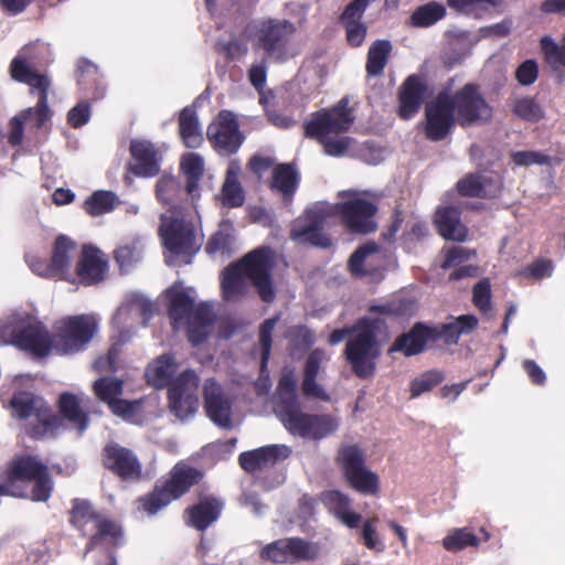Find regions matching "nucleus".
Masks as SVG:
<instances>
[{
    "label": "nucleus",
    "instance_id": "nucleus-4",
    "mask_svg": "<svg viewBox=\"0 0 565 565\" xmlns=\"http://www.w3.org/2000/svg\"><path fill=\"white\" fill-rule=\"evenodd\" d=\"M168 316L174 331L186 328L188 341L199 347L211 334L215 313L206 302L195 305L194 299L182 289H169Z\"/></svg>",
    "mask_w": 565,
    "mask_h": 565
},
{
    "label": "nucleus",
    "instance_id": "nucleus-33",
    "mask_svg": "<svg viewBox=\"0 0 565 565\" xmlns=\"http://www.w3.org/2000/svg\"><path fill=\"white\" fill-rule=\"evenodd\" d=\"M241 172L239 161L231 160L221 190L222 203L226 207H241L245 202V192L238 179Z\"/></svg>",
    "mask_w": 565,
    "mask_h": 565
},
{
    "label": "nucleus",
    "instance_id": "nucleus-25",
    "mask_svg": "<svg viewBox=\"0 0 565 565\" xmlns=\"http://www.w3.org/2000/svg\"><path fill=\"white\" fill-rule=\"evenodd\" d=\"M427 93L428 85L419 75L407 76L398 88V117L408 120L417 115Z\"/></svg>",
    "mask_w": 565,
    "mask_h": 565
},
{
    "label": "nucleus",
    "instance_id": "nucleus-9",
    "mask_svg": "<svg viewBox=\"0 0 565 565\" xmlns=\"http://www.w3.org/2000/svg\"><path fill=\"white\" fill-rule=\"evenodd\" d=\"M98 319L94 315L67 316L54 326L55 353L71 355L84 351L98 332Z\"/></svg>",
    "mask_w": 565,
    "mask_h": 565
},
{
    "label": "nucleus",
    "instance_id": "nucleus-39",
    "mask_svg": "<svg viewBox=\"0 0 565 565\" xmlns=\"http://www.w3.org/2000/svg\"><path fill=\"white\" fill-rule=\"evenodd\" d=\"M491 181L481 173H467L457 182L456 189L465 198L490 199L495 195L488 190Z\"/></svg>",
    "mask_w": 565,
    "mask_h": 565
},
{
    "label": "nucleus",
    "instance_id": "nucleus-48",
    "mask_svg": "<svg viewBox=\"0 0 565 565\" xmlns=\"http://www.w3.org/2000/svg\"><path fill=\"white\" fill-rule=\"evenodd\" d=\"M284 427L294 436L303 437L309 414L301 411L300 404L278 414Z\"/></svg>",
    "mask_w": 565,
    "mask_h": 565
},
{
    "label": "nucleus",
    "instance_id": "nucleus-42",
    "mask_svg": "<svg viewBox=\"0 0 565 565\" xmlns=\"http://www.w3.org/2000/svg\"><path fill=\"white\" fill-rule=\"evenodd\" d=\"M76 244L65 235L56 237L53 246L50 269L54 274H63L68 270L71 254L75 250Z\"/></svg>",
    "mask_w": 565,
    "mask_h": 565
},
{
    "label": "nucleus",
    "instance_id": "nucleus-17",
    "mask_svg": "<svg viewBox=\"0 0 565 565\" xmlns=\"http://www.w3.org/2000/svg\"><path fill=\"white\" fill-rule=\"evenodd\" d=\"M259 555L275 564L309 562L319 556V546L302 537H285L265 545Z\"/></svg>",
    "mask_w": 565,
    "mask_h": 565
},
{
    "label": "nucleus",
    "instance_id": "nucleus-51",
    "mask_svg": "<svg viewBox=\"0 0 565 565\" xmlns=\"http://www.w3.org/2000/svg\"><path fill=\"white\" fill-rule=\"evenodd\" d=\"M444 381V374L437 370L424 372L411 383V396L418 397L425 392L431 391Z\"/></svg>",
    "mask_w": 565,
    "mask_h": 565
},
{
    "label": "nucleus",
    "instance_id": "nucleus-50",
    "mask_svg": "<svg viewBox=\"0 0 565 565\" xmlns=\"http://www.w3.org/2000/svg\"><path fill=\"white\" fill-rule=\"evenodd\" d=\"M513 114L519 118L530 122H537L544 118V110L540 104L531 97H523L518 99L513 107Z\"/></svg>",
    "mask_w": 565,
    "mask_h": 565
},
{
    "label": "nucleus",
    "instance_id": "nucleus-2",
    "mask_svg": "<svg viewBox=\"0 0 565 565\" xmlns=\"http://www.w3.org/2000/svg\"><path fill=\"white\" fill-rule=\"evenodd\" d=\"M493 108L476 83H466L455 92L441 90L425 108V137L434 142L445 140L455 126L462 129L491 121Z\"/></svg>",
    "mask_w": 565,
    "mask_h": 565
},
{
    "label": "nucleus",
    "instance_id": "nucleus-23",
    "mask_svg": "<svg viewBox=\"0 0 565 565\" xmlns=\"http://www.w3.org/2000/svg\"><path fill=\"white\" fill-rule=\"evenodd\" d=\"M108 271L106 255L93 245H84L76 263L75 273L84 286H94L105 280Z\"/></svg>",
    "mask_w": 565,
    "mask_h": 565
},
{
    "label": "nucleus",
    "instance_id": "nucleus-1",
    "mask_svg": "<svg viewBox=\"0 0 565 565\" xmlns=\"http://www.w3.org/2000/svg\"><path fill=\"white\" fill-rule=\"evenodd\" d=\"M412 307L413 303L403 298L370 306L369 312L379 317H362L351 327L334 329L328 342L335 345L348 338L343 355L352 373L362 380L371 379L375 374L377 361L382 354L377 331L385 324L387 318L405 317L412 311Z\"/></svg>",
    "mask_w": 565,
    "mask_h": 565
},
{
    "label": "nucleus",
    "instance_id": "nucleus-36",
    "mask_svg": "<svg viewBox=\"0 0 565 565\" xmlns=\"http://www.w3.org/2000/svg\"><path fill=\"white\" fill-rule=\"evenodd\" d=\"M179 134L186 148L196 149L203 142V136L195 109L184 107L179 115Z\"/></svg>",
    "mask_w": 565,
    "mask_h": 565
},
{
    "label": "nucleus",
    "instance_id": "nucleus-27",
    "mask_svg": "<svg viewBox=\"0 0 565 565\" xmlns=\"http://www.w3.org/2000/svg\"><path fill=\"white\" fill-rule=\"evenodd\" d=\"M289 455L290 449L285 445H268L242 452L238 456V463L243 470L252 473L274 466Z\"/></svg>",
    "mask_w": 565,
    "mask_h": 565
},
{
    "label": "nucleus",
    "instance_id": "nucleus-12",
    "mask_svg": "<svg viewBox=\"0 0 565 565\" xmlns=\"http://www.w3.org/2000/svg\"><path fill=\"white\" fill-rule=\"evenodd\" d=\"M337 463L352 489L363 494H376L379 492V476L365 467L364 452L360 446H342L338 450Z\"/></svg>",
    "mask_w": 565,
    "mask_h": 565
},
{
    "label": "nucleus",
    "instance_id": "nucleus-60",
    "mask_svg": "<svg viewBox=\"0 0 565 565\" xmlns=\"http://www.w3.org/2000/svg\"><path fill=\"white\" fill-rule=\"evenodd\" d=\"M430 340L435 342L443 339L447 344H456L460 338L457 324L454 322L444 323L438 327H430Z\"/></svg>",
    "mask_w": 565,
    "mask_h": 565
},
{
    "label": "nucleus",
    "instance_id": "nucleus-35",
    "mask_svg": "<svg viewBox=\"0 0 565 565\" xmlns=\"http://www.w3.org/2000/svg\"><path fill=\"white\" fill-rule=\"evenodd\" d=\"M76 81L82 90L98 99L104 95V87L100 86L98 67L87 58H79L75 72Z\"/></svg>",
    "mask_w": 565,
    "mask_h": 565
},
{
    "label": "nucleus",
    "instance_id": "nucleus-59",
    "mask_svg": "<svg viewBox=\"0 0 565 565\" xmlns=\"http://www.w3.org/2000/svg\"><path fill=\"white\" fill-rule=\"evenodd\" d=\"M216 51L223 54L230 62L242 58L248 51L246 43L232 40L228 42H218L216 44Z\"/></svg>",
    "mask_w": 565,
    "mask_h": 565
},
{
    "label": "nucleus",
    "instance_id": "nucleus-44",
    "mask_svg": "<svg viewBox=\"0 0 565 565\" xmlns=\"http://www.w3.org/2000/svg\"><path fill=\"white\" fill-rule=\"evenodd\" d=\"M338 423L334 418L324 414H309L307 428L302 438L319 440L334 433Z\"/></svg>",
    "mask_w": 565,
    "mask_h": 565
},
{
    "label": "nucleus",
    "instance_id": "nucleus-26",
    "mask_svg": "<svg viewBox=\"0 0 565 565\" xmlns=\"http://www.w3.org/2000/svg\"><path fill=\"white\" fill-rule=\"evenodd\" d=\"M329 360L327 352L321 348L313 349L303 363L301 392L307 398H317L323 402L330 401V395L321 384L317 382V377L322 369L323 363Z\"/></svg>",
    "mask_w": 565,
    "mask_h": 565
},
{
    "label": "nucleus",
    "instance_id": "nucleus-46",
    "mask_svg": "<svg viewBox=\"0 0 565 565\" xmlns=\"http://www.w3.org/2000/svg\"><path fill=\"white\" fill-rule=\"evenodd\" d=\"M96 397L108 405L116 402L124 392V381L117 377L103 376L93 384Z\"/></svg>",
    "mask_w": 565,
    "mask_h": 565
},
{
    "label": "nucleus",
    "instance_id": "nucleus-28",
    "mask_svg": "<svg viewBox=\"0 0 565 565\" xmlns=\"http://www.w3.org/2000/svg\"><path fill=\"white\" fill-rule=\"evenodd\" d=\"M431 331L430 327L425 323L416 322L408 332L402 333L394 340L387 353L393 354L399 352L405 356L417 355L425 350L428 342H431Z\"/></svg>",
    "mask_w": 565,
    "mask_h": 565
},
{
    "label": "nucleus",
    "instance_id": "nucleus-19",
    "mask_svg": "<svg viewBox=\"0 0 565 565\" xmlns=\"http://www.w3.org/2000/svg\"><path fill=\"white\" fill-rule=\"evenodd\" d=\"M102 463L121 480H137L142 473V465L134 450L116 441H109L104 446Z\"/></svg>",
    "mask_w": 565,
    "mask_h": 565
},
{
    "label": "nucleus",
    "instance_id": "nucleus-14",
    "mask_svg": "<svg viewBox=\"0 0 565 565\" xmlns=\"http://www.w3.org/2000/svg\"><path fill=\"white\" fill-rule=\"evenodd\" d=\"M354 122L348 99L342 98L331 108L320 109L311 114L303 125L305 136L309 139L323 140L328 136L340 135L350 130Z\"/></svg>",
    "mask_w": 565,
    "mask_h": 565
},
{
    "label": "nucleus",
    "instance_id": "nucleus-13",
    "mask_svg": "<svg viewBox=\"0 0 565 565\" xmlns=\"http://www.w3.org/2000/svg\"><path fill=\"white\" fill-rule=\"evenodd\" d=\"M7 343L35 360L45 359L52 351L55 352L54 332L51 333L42 321L34 318L19 321L11 332V340Z\"/></svg>",
    "mask_w": 565,
    "mask_h": 565
},
{
    "label": "nucleus",
    "instance_id": "nucleus-40",
    "mask_svg": "<svg viewBox=\"0 0 565 565\" xmlns=\"http://www.w3.org/2000/svg\"><path fill=\"white\" fill-rule=\"evenodd\" d=\"M183 194V188L178 178L174 175H161L156 183V198L163 205L169 206L168 213L171 214V210L180 207L177 202Z\"/></svg>",
    "mask_w": 565,
    "mask_h": 565
},
{
    "label": "nucleus",
    "instance_id": "nucleus-38",
    "mask_svg": "<svg viewBox=\"0 0 565 565\" xmlns=\"http://www.w3.org/2000/svg\"><path fill=\"white\" fill-rule=\"evenodd\" d=\"M58 409L61 415L73 424L79 434H83L88 427V415L82 411L79 399L72 393H63L58 398Z\"/></svg>",
    "mask_w": 565,
    "mask_h": 565
},
{
    "label": "nucleus",
    "instance_id": "nucleus-41",
    "mask_svg": "<svg viewBox=\"0 0 565 565\" xmlns=\"http://www.w3.org/2000/svg\"><path fill=\"white\" fill-rule=\"evenodd\" d=\"M156 307L150 300L140 296L132 297L126 305L119 307L113 317L114 323H119L129 315H138L142 319V324L146 326L153 317Z\"/></svg>",
    "mask_w": 565,
    "mask_h": 565
},
{
    "label": "nucleus",
    "instance_id": "nucleus-34",
    "mask_svg": "<svg viewBox=\"0 0 565 565\" xmlns=\"http://www.w3.org/2000/svg\"><path fill=\"white\" fill-rule=\"evenodd\" d=\"M178 369L177 361L172 354H162L147 366L146 375L148 381L157 388L171 385L173 375Z\"/></svg>",
    "mask_w": 565,
    "mask_h": 565
},
{
    "label": "nucleus",
    "instance_id": "nucleus-8",
    "mask_svg": "<svg viewBox=\"0 0 565 565\" xmlns=\"http://www.w3.org/2000/svg\"><path fill=\"white\" fill-rule=\"evenodd\" d=\"M159 235L164 247L177 256L192 257L200 248L192 215L184 207L161 215Z\"/></svg>",
    "mask_w": 565,
    "mask_h": 565
},
{
    "label": "nucleus",
    "instance_id": "nucleus-7",
    "mask_svg": "<svg viewBox=\"0 0 565 565\" xmlns=\"http://www.w3.org/2000/svg\"><path fill=\"white\" fill-rule=\"evenodd\" d=\"M4 476L11 486L32 484L28 498L33 502H46L52 497L54 481L49 466L36 455L15 454L6 465Z\"/></svg>",
    "mask_w": 565,
    "mask_h": 565
},
{
    "label": "nucleus",
    "instance_id": "nucleus-6",
    "mask_svg": "<svg viewBox=\"0 0 565 565\" xmlns=\"http://www.w3.org/2000/svg\"><path fill=\"white\" fill-rule=\"evenodd\" d=\"M203 477L204 473L196 467L179 461L171 468L166 479L159 480L150 492L138 499L139 509L149 515H154L171 502L189 493Z\"/></svg>",
    "mask_w": 565,
    "mask_h": 565
},
{
    "label": "nucleus",
    "instance_id": "nucleus-63",
    "mask_svg": "<svg viewBox=\"0 0 565 565\" xmlns=\"http://www.w3.org/2000/svg\"><path fill=\"white\" fill-rule=\"evenodd\" d=\"M516 166L548 164L551 158L540 151H516L511 154Z\"/></svg>",
    "mask_w": 565,
    "mask_h": 565
},
{
    "label": "nucleus",
    "instance_id": "nucleus-29",
    "mask_svg": "<svg viewBox=\"0 0 565 565\" xmlns=\"http://www.w3.org/2000/svg\"><path fill=\"white\" fill-rule=\"evenodd\" d=\"M435 226L438 234L447 241L465 242L468 228L461 222V213L455 206L439 207L435 213Z\"/></svg>",
    "mask_w": 565,
    "mask_h": 565
},
{
    "label": "nucleus",
    "instance_id": "nucleus-21",
    "mask_svg": "<svg viewBox=\"0 0 565 565\" xmlns=\"http://www.w3.org/2000/svg\"><path fill=\"white\" fill-rule=\"evenodd\" d=\"M326 218L322 211H306L305 221L292 226L290 231L291 239L319 248L331 247L332 239L324 232Z\"/></svg>",
    "mask_w": 565,
    "mask_h": 565
},
{
    "label": "nucleus",
    "instance_id": "nucleus-61",
    "mask_svg": "<svg viewBox=\"0 0 565 565\" xmlns=\"http://www.w3.org/2000/svg\"><path fill=\"white\" fill-rule=\"evenodd\" d=\"M317 141L323 146L324 152L328 156L341 157L350 148L352 138H350V137L332 138L331 136H328V137H326V139L317 140Z\"/></svg>",
    "mask_w": 565,
    "mask_h": 565
},
{
    "label": "nucleus",
    "instance_id": "nucleus-10",
    "mask_svg": "<svg viewBox=\"0 0 565 565\" xmlns=\"http://www.w3.org/2000/svg\"><path fill=\"white\" fill-rule=\"evenodd\" d=\"M10 406L13 416L19 420L35 418V423L24 425L25 434L32 439H42L58 426V418L51 413L44 399L31 392H15Z\"/></svg>",
    "mask_w": 565,
    "mask_h": 565
},
{
    "label": "nucleus",
    "instance_id": "nucleus-5",
    "mask_svg": "<svg viewBox=\"0 0 565 565\" xmlns=\"http://www.w3.org/2000/svg\"><path fill=\"white\" fill-rule=\"evenodd\" d=\"M68 522L81 535L88 537L86 553L95 550L103 542H108L115 547L122 543L121 525L99 511L87 499L75 498L71 501Z\"/></svg>",
    "mask_w": 565,
    "mask_h": 565
},
{
    "label": "nucleus",
    "instance_id": "nucleus-11",
    "mask_svg": "<svg viewBox=\"0 0 565 565\" xmlns=\"http://www.w3.org/2000/svg\"><path fill=\"white\" fill-rule=\"evenodd\" d=\"M297 26L286 19L264 20L254 34V49L262 50L266 58L285 62L289 58V46Z\"/></svg>",
    "mask_w": 565,
    "mask_h": 565
},
{
    "label": "nucleus",
    "instance_id": "nucleus-52",
    "mask_svg": "<svg viewBox=\"0 0 565 565\" xmlns=\"http://www.w3.org/2000/svg\"><path fill=\"white\" fill-rule=\"evenodd\" d=\"M279 316H275L271 318H268L262 322L259 326V344L262 349V366H266L270 352H271V345H273V332L275 330L276 324L279 321Z\"/></svg>",
    "mask_w": 565,
    "mask_h": 565
},
{
    "label": "nucleus",
    "instance_id": "nucleus-15",
    "mask_svg": "<svg viewBox=\"0 0 565 565\" xmlns=\"http://www.w3.org/2000/svg\"><path fill=\"white\" fill-rule=\"evenodd\" d=\"M350 198L347 201L337 203L335 214L341 224L352 234H370L375 232L376 222L374 216L377 212L375 203L359 198L353 191L348 192Z\"/></svg>",
    "mask_w": 565,
    "mask_h": 565
},
{
    "label": "nucleus",
    "instance_id": "nucleus-16",
    "mask_svg": "<svg viewBox=\"0 0 565 565\" xmlns=\"http://www.w3.org/2000/svg\"><path fill=\"white\" fill-rule=\"evenodd\" d=\"M200 376L194 370L181 372L168 388L171 412L180 419H185L199 409Z\"/></svg>",
    "mask_w": 565,
    "mask_h": 565
},
{
    "label": "nucleus",
    "instance_id": "nucleus-18",
    "mask_svg": "<svg viewBox=\"0 0 565 565\" xmlns=\"http://www.w3.org/2000/svg\"><path fill=\"white\" fill-rule=\"evenodd\" d=\"M206 136L213 149L221 156H231L238 151L244 142L235 114L223 109L207 126Z\"/></svg>",
    "mask_w": 565,
    "mask_h": 565
},
{
    "label": "nucleus",
    "instance_id": "nucleus-24",
    "mask_svg": "<svg viewBox=\"0 0 565 565\" xmlns=\"http://www.w3.org/2000/svg\"><path fill=\"white\" fill-rule=\"evenodd\" d=\"M129 152L134 160L128 171L138 178H152L160 172L161 154L157 147L148 140L132 139Z\"/></svg>",
    "mask_w": 565,
    "mask_h": 565
},
{
    "label": "nucleus",
    "instance_id": "nucleus-54",
    "mask_svg": "<svg viewBox=\"0 0 565 565\" xmlns=\"http://www.w3.org/2000/svg\"><path fill=\"white\" fill-rule=\"evenodd\" d=\"M541 49L545 55L547 63L553 68L565 66V45H558L550 36H543L541 39Z\"/></svg>",
    "mask_w": 565,
    "mask_h": 565
},
{
    "label": "nucleus",
    "instance_id": "nucleus-47",
    "mask_svg": "<svg viewBox=\"0 0 565 565\" xmlns=\"http://www.w3.org/2000/svg\"><path fill=\"white\" fill-rule=\"evenodd\" d=\"M277 397L278 414L284 412L285 409H288L300 404L297 396L296 381L291 373L284 374L279 379L277 385Z\"/></svg>",
    "mask_w": 565,
    "mask_h": 565
},
{
    "label": "nucleus",
    "instance_id": "nucleus-43",
    "mask_svg": "<svg viewBox=\"0 0 565 565\" xmlns=\"http://www.w3.org/2000/svg\"><path fill=\"white\" fill-rule=\"evenodd\" d=\"M446 7L430 1L416 8L411 15V24L415 28H428L446 17Z\"/></svg>",
    "mask_w": 565,
    "mask_h": 565
},
{
    "label": "nucleus",
    "instance_id": "nucleus-53",
    "mask_svg": "<svg viewBox=\"0 0 565 565\" xmlns=\"http://www.w3.org/2000/svg\"><path fill=\"white\" fill-rule=\"evenodd\" d=\"M379 249L374 243H367L358 247L354 253L350 256L348 267L350 273L355 277H364L367 271L364 269L365 259L376 253Z\"/></svg>",
    "mask_w": 565,
    "mask_h": 565
},
{
    "label": "nucleus",
    "instance_id": "nucleus-49",
    "mask_svg": "<svg viewBox=\"0 0 565 565\" xmlns=\"http://www.w3.org/2000/svg\"><path fill=\"white\" fill-rule=\"evenodd\" d=\"M479 544L478 536L469 529H456L443 540V546L448 552H459L466 547H473Z\"/></svg>",
    "mask_w": 565,
    "mask_h": 565
},
{
    "label": "nucleus",
    "instance_id": "nucleus-57",
    "mask_svg": "<svg viewBox=\"0 0 565 565\" xmlns=\"http://www.w3.org/2000/svg\"><path fill=\"white\" fill-rule=\"evenodd\" d=\"M92 116V107L87 100L77 103L67 113V124L72 128H81L86 125Z\"/></svg>",
    "mask_w": 565,
    "mask_h": 565
},
{
    "label": "nucleus",
    "instance_id": "nucleus-58",
    "mask_svg": "<svg viewBox=\"0 0 565 565\" xmlns=\"http://www.w3.org/2000/svg\"><path fill=\"white\" fill-rule=\"evenodd\" d=\"M473 305L483 313L491 310V288L488 280H480L472 290Z\"/></svg>",
    "mask_w": 565,
    "mask_h": 565
},
{
    "label": "nucleus",
    "instance_id": "nucleus-30",
    "mask_svg": "<svg viewBox=\"0 0 565 565\" xmlns=\"http://www.w3.org/2000/svg\"><path fill=\"white\" fill-rule=\"evenodd\" d=\"M10 74L14 81L30 86L31 93L38 92L39 96L47 98L50 78L31 68L23 58L17 56L11 61Z\"/></svg>",
    "mask_w": 565,
    "mask_h": 565
},
{
    "label": "nucleus",
    "instance_id": "nucleus-64",
    "mask_svg": "<svg viewBox=\"0 0 565 565\" xmlns=\"http://www.w3.org/2000/svg\"><path fill=\"white\" fill-rule=\"evenodd\" d=\"M539 75L537 64L533 60L524 61L515 71V78L521 85L533 84Z\"/></svg>",
    "mask_w": 565,
    "mask_h": 565
},
{
    "label": "nucleus",
    "instance_id": "nucleus-3",
    "mask_svg": "<svg viewBox=\"0 0 565 565\" xmlns=\"http://www.w3.org/2000/svg\"><path fill=\"white\" fill-rule=\"evenodd\" d=\"M245 278L253 282L264 302H271L275 299L270 262L265 249H255L223 270L221 288L225 301H234L245 295Z\"/></svg>",
    "mask_w": 565,
    "mask_h": 565
},
{
    "label": "nucleus",
    "instance_id": "nucleus-20",
    "mask_svg": "<svg viewBox=\"0 0 565 565\" xmlns=\"http://www.w3.org/2000/svg\"><path fill=\"white\" fill-rule=\"evenodd\" d=\"M203 407L209 419L216 426L232 428V401L214 377L204 381Z\"/></svg>",
    "mask_w": 565,
    "mask_h": 565
},
{
    "label": "nucleus",
    "instance_id": "nucleus-56",
    "mask_svg": "<svg viewBox=\"0 0 565 565\" xmlns=\"http://www.w3.org/2000/svg\"><path fill=\"white\" fill-rule=\"evenodd\" d=\"M322 501L324 505L337 516L350 509V498L339 490H330L323 493Z\"/></svg>",
    "mask_w": 565,
    "mask_h": 565
},
{
    "label": "nucleus",
    "instance_id": "nucleus-31",
    "mask_svg": "<svg viewBox=\"0 0 565 565\" xmlns=\"http://www.w3.org/2000/svg\"><path fill=\"white\" fill-rule=\"evenodd\" d=\"M300 175L292 163H279L273 170L269 186L281 194L284 202L292 201L298 189Z\"/></svg>",
    "mask_w": 565,
    "mask_h": 565
},
{
    "label": "nucleus",
    "instance_id": "nucleus-22",
    "mask_svg": "<svg viewBox=\"0 0 565 565\" xmlns=\"http://www.w3.org/2000/svg\"><path fill=\"white\" fill-rule=\"evenodd\" d=\"M224 501L214 494H205L198 502L184 509L183 519L188 526L204 532L222 515Z\"/></svg>",
    "mask_w": 565,
    "mask_h": 565
},
{
    "label": "nucleus",
    "instance_id": "nucleus-45",
    "mask_svg": "<svg viewBox=\"0 0 565 565\" xmlns=\"http://www.w3.org/2000/svg\"><path fill=\"white\" fill-rule=\"evenodd\" d=\"M117 196L111 191L98 190L84 201V210L90 216H99L116 207Z\"/></svg>",
    "mask_w": 565,
    "mask_h": 565
},
{
    "label": "nucleus",
    "instance_id": "nucleus-37",
    "mask_svg": "<svg viewBox=\"0 0 565 565\" xmlns=\"http://www.w3.org/2000/svg\"><path fill=\"white\" fill-rule=\"evenodd\" d=\"M392 50L393 46L388 40H375L370 45L365 63L367 76L376 77L383 74Z\"/></svg>",
    "mask_w": 565,
    "mask_h": 565
},
{
    "label": "nucleus",
    "instance_id": "nucleus-55",
    "mask_svg": "<svg viewBox=\"0 0 565 565\" xmlns=\"http://www.w3.org/2000/svg\"><path fill=\"white\" fill-rule=\"evenodd\" d=\"M110 412L127 422H135L141 412V401L118 398L109 406Z\"/></svg>",
    "mask_w": 565,
    "mask_h": 565
},
{
    "label": "nucleus",
    "instance_id": "nucleus-32",
    "mask_svg": "<svg viewBox=\"0 0 565 565\" xmlns=\"http://www.w3.org/2000/svg\"><path fill=\"white\" fill-rule=\"evenodd\" d=\"M180 168L185 177L184 191L194 204L200 199V181L204 174L203 158L199 153H185L181 159Z\"/></svg>",
    "mask_w": 565,
    "mask_h": 565
},
{
    "label": "nucleus",
    "instance_id": "nucleus-62",
    "mask_svg": "<svg viewBox=\"0 0 565 565\" xmlns=\"http://www.w3.org/2000/svg\"><path fill=\"white\" fill-rule=\"evenodd\" d=\"M367 6L365 0L351 1L340 15L341 24L361 23V19Z\"/></svg>",
    "mask_w": 565,
    "mask_h": 565
}]
</instances>
